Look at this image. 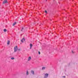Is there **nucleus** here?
Listing matches in <instances>:
<instances>
[{
  "label": "nucleus",
  "mask_w": 78,
  "mask_h": 78,
  "mask_svg": "<svg viewBox=\"0 0 78 78\" xmlns=\"http://www.w3.org/2000/svg\"><path fill=\"white\" fill-rule=\"evenodd\" d=\"M18 49V48H17V46H16L15 47H14V52H16V51H17V50Z\"/></svg>",
  "instance_id": "f257e3e1"
},
{
  "label": "nucleus",
  "mask_w": 78,
  "mask_h": 78,
  "mask_svg": "<svg viewBox=\"0 0 78 78\" xmlns=\"http://www.w3.org/2000/svg\"><path fill=\"white\" fill-rule=\"evenodd\" d=\"M7 3V0H4L2 3L3 4H5V3Z\"/></svg>",
  "instance_id": "f03ea898"
},
{
  "label": "nucleus",
  "mask_w": 78,
  "mask_h": 78,
  "mask_svg": "<svg viewBox=\"0 0 78 78\" xmlns=\"http://www.w3.org/2000/svg\"><path fill=\"white\" fill-rule=\"evenodd\" d=\"M48 74L46 73V74H45L44 75V78H47V77H48Z\"/></svg>",
  "instance_id": "7ed1b4c3"
},
{
  "label": "nucleus",
  "mask_w": 78,
  "mask_h": 78,
  "mask_svg": "<svg viewBox=\"0 0 78 78\" xmlns=\"http://www.w3.org/2000/svg\"><path fill=\"white\" fill-rule=\"evenodd\" d=\"M25 41V39L24 38H23V39L21 40V42L23 43V41Z\"/></svg>",
  "instance_id": "20e7f679"
},
{
  "label": "nucleus",
  "mask_w": 78,
  "mask_h": 78,
  "mask_svg": "<svg viewBox=\"0 0 78 78\" xmlns=\"http://www.w3.org/2000/svg\"><path fill=\"white\" fill-rule=\"evenodd\" d=\"M30 49H31V48H32V46H33V45L32 44H30Z\"/></svg>",
  "instance_id": "39448f33"
},
{
  "label": "nucleus",
  "mask_w": 78,
  "mask_h": 78,
  "mask_svg": "<svg viewBox=\"0 0 78 78\" xmlns=\"http://www.w3.org/2000/svg\"><path fill=\"white\" fill-rule=\"evenodd\" d=\"M31 57H29L28 61H30V60H31Z\"/></svg>",
  "instance_id": "423d86ee"
},
{
  "label": "nucleus",
  "mask_w": 78,
  "mask_h": 78,
  "mask_svg": "<svg viewBox=\"0 0 78 78\" xmlns=\"http://www.w3.org/2000/svg\"><path fill=\"white\" fill-rule=\"evenodd\" d=\"M10 44V41H8L7 42L8 45H9Z\"/></svg>",
  "instance_id": "0eeeda50"
},
{
  "label": "nucleus",
  "mask_w": 78,
  "mask_h": 78,
  "mask_svg": "<svg viewBox=\"0 0 78 78\" xmlns=\"http://www.w3.org/2000/svg\"><path fill=\"white\" fill-rule=\"evenodd\" d=\"M31 72L32 73V74H34V71H31Z\"/></svg>",
  "instance_id": "6e6552de"
},
{
  "label": "nucleus",
  "mask_w": 78,
  "mask_h": 78,
  "mask_svg": "<svg viewBox=\"0 0 78 78\" xmlns=\"http://www.w3.org/2000/svg\"><path fill=\"white\" fill-rule=\"evenodd\" d=\"M16 24V22H15L13 24V26H14Z\"/></svg>",
  "instance_id": "1a4fd4ad"
},
{
  "label": "nucleus",
  "mask_w": 78,
  "mask_h": 78,
  "mask_svg": "<svg viewBox=\"0 0 78 78\" xmlns=\"http://www.w3.org/2000/svg\"><path fill=\"white\" fill-rule=\"evenodd\" d=\"M7 31V30L6 29H5L4 30V32H6Z\"/></svg>",
  "instance_id": "9d476101"
},
{
  "label": "nucleus",
  "mask_w": 78,
  "mask_h": 78,
  "mask_svg": "<svg viewBox=\"0 0 78 78\" xmlns=\"http://www.w3.org/2000/svg\"><path fill=\"white\" fill-rule=\"evenodd\" d=\"M45 69V67H43L42 68V70H44V69Z\"/></svg>",
  "instance_id": "9b49d317"
},
{
  "label": "nucleus",
  "mask_w": 78,
  "mask_h": 78,
  "mask_svg": "<svg viewBox=\"0 0 78 78\" xmlns=\"http://www.w3.org/2000/svg\"><path fill=\"white\" fill-rule=\"evenodd\" d=\"M11 59H12V60H14V58H11Z\"/></svg>",
  "instance_id": "f8f14e48"
},
{
  "label": "nucleus",
  "mask_w": 78,
  "mask_h": 78,
  "mask_svg": "<svg viewBox=\"0 0 78 78\" xmlns=\"http://www.w3.org/2000/svg\"><path fill=\"white\" fill-rule=\"evenodd\" d=\"M27 75H28V74H29V73H28V71H27Z\"/></svg>",
  "instance_id": "ddd939ff"
},
{
  "label": "nucleus",
  "mask_w": 78,
  "mask_h": 78,
  "mask_svg": "<svg viewBox=\"0 0 78 78\" xmlns=\"http://www.w3.org/2000/svg\"><path fill=\"white\" fill-rule=\"evenodd\" d=\"M45 12L46 14H47V11L45 10Z\"/></svg>",
  "instance_id": "4468645a"
},
{
  "label": "nucleus",
  "mask_w": 78,
  "mask_h": 78,
  "mask_svg": "<svg viewBox=\"0 0 78 78\" xmlns=\"http://www.w3.org/2000/svg\"><path fill=\"white\" fill-rule=\"evenodd\" d=\"M23 29H24V28H22V29L21 30V31H23Z\"/></svg>",
  "instance_id": "2eb2a0df"
},
{
  "label": "nucleus",
  "mask_w": 78,
  "mask_h": 78,
  "mask_svg": "<svg viewBox=\"0 0 78 78\" xmlns=\"http://www.w3.org/2000/svg\"><path fill=\"white\" fill-rule=\"evenodd\" d=\"M38 54L39 55H40V54H41V52H40V51H38Z\"/></svg>",
  "instance_id": "dca6fc26"
},
{
  "label": "nucleus",
  "mask_w": 78,
  "mask_h": 78,
  "mask_svg": "<svg viewBox=\"0 0 78 78\" xmlns=\"http://www.w3.org/2000/svg\"><path fill=\"white\" fill-rule=\"evenodd\" d=\"M18 50L19 51H20V49H18Z\"/></svg>",
  "instance_id": "f3484780"
},
{
  "label": "nucleus",
  "mask_w": 78,
  "mask_h": 78,
  "mask_svg": "<svg viewBox=\"0 0 78 78\" xmlns=\"http://www.w3.org/2000/svg\"><path fill=\"white\" fill-rule=\"evenodd\" d=\"M72 52L73 53V51H72Z\"/></svg>",
  "instance_id": "a211bd4d"
},
{
  "label": "nucleus",
  "mask_w": 78,
  "mask_h": 78,
  "mask_svg": "<svg viewBox=\"0 0 78 78\" xmlns=\"http://www.w3.org/2000/svg\"><path fill=\"white\" fill-rule=\"evenodd\" d=\"M64 77H66V76H65Z\"/></svg>",
  "instance_id": "6ab92c4d"
}]
</instances>
